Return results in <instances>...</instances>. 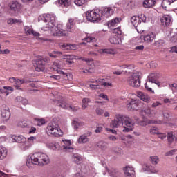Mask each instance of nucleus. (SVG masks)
Masks as SVG:
<instances>
[{
    "instance_id": "nucleus-1",
    "label": "nucleus",
    "mask_w": 177,
    "mask_h": 177,
    "mask_svg": "<svg viewBox=\"0 0 177 177\" xmlns=\"http://www.w3.org/2000/svg\"><path fill=\"white\" fill-rule=\"evenodd\" d=\"M56 26V15L55 14H47L43 17V31L50 30L53 37H67V32L63 29L62 24Z\"/></svg>"
},
{
    "instance_id": "nucleus-2",
    "label": "nucleus",
    "mask_w": 177,
    "mask_h": 177,
    "mask_svg": "<svg viewBox=\"0 0 177 177\" xmlns=\"http://www.w3.org/2000/svg\"><path fill=\"white\" fill-rule=\"evenodd\" d=\"M111 128H123L122 132H132L135 128V122L127 115L118 114L110 124Z\"/></svg>"
},
{
    "instance_id": "nucleus-3",
    "label": "nucleus",
    "mask_w": 177,
    "mask_h": 177,
    "mask_svg": "<svg viewBox=\"0 0 177 177\" xmlns=\"http://www.w3.org/2000/svg\"><path fill=\"white\" fill-rule=\"evenodd\" d=\"M142 73L136 71L132 75L129 76L127 82L130 86L133 88H139L140 86V80H142Z\"/></svg>"
},
{
    "instance_id": "nucleus-4",
    "label": "nucleus",
    "mask_w": 177,
    "mask_h": 177,
    "mask_svg": "<svg viewBox=\"0 0 177 177\" xmlns=\"http://www.w3.org/2000/svg\"><path fill=\"white\" fill-rule=\"evenodd\" d=\"M86 17L88 21H91L93 23H99V21L103 19L102 17V12L99 9L87 11L86 13Z\"/></svg>"
},
{
    "instance_id": "nucleus-5",
    "label": "nucleus",
    "mask_w": 177,
    "mask_h": 177,
    "mask_svg": "<svg viewBox=\"0 0 177 177\" xmlns=\"http://www.w3.org/2000/svg\"><path fill=\"white\" fill-rule=\"evenodd\" d=\"M47 133L52 135L53 136H62L63 135V132L60 128H59V124L55 122H50L47 126Z\"/></svg>"
},
{
    "instance_id": "nucleus-6",
    "label": "nucleus",
    "mask_w": 177,
    "mask_h": 177,
    "mask_svg": "<svg viewBox=\"0 0 177 177\" xmlns=\"http://www.w3.org/2000/svg\"><path fill=\"white\" fill-rule=\"evenodd\" d=\"M55 96L57 100H54V102L55 104L59 106V107L65 109V110H72L73 111H77V110H78V108L72 106L71 105H69L68 104L66 103V102H64V99H63V97H62V95Z\"/></svg>"
},
{
    "instance_id": "nucleus-7",
    "label": "nucleus",
    "mask_w": 177,
    "mask_h": 177,
    "mask_svg": "<svg viewBox=\"0 0 177 177\" xmlns=\"http://www.w3.org/2000/svg\"><path fill=\"white\" fill-rule=\"evenodd\" d=\"M32 164L34 165H39V167H42L41 159L39 158V152L32 154L30 157L27 159L26 165L28 168H30Z\"/></svg>"
},
{
    "instance_id": "nucleus-8",
    "label": "nucleus",
    "mask_w": 177,
    "mask_h": 177,
    "mask_svg": "<svg viewBox=\"0 0 177 177\" xmlns=\"http://www.w3.org/2000/svg\"><path fill=\"white\" fill-rule=\"evenodd\" d=\"M156 84L159 86L161 85L160 82H157V73H151L147 78V82L145 84V88L146 89H151V84Z\"/></svg>"
},
{
    "instance_id": "nucleus-9",
    "label": "nucleus",
    "mask_w": 177,
    "mask_h": 177,
    "mask_svg": "<svg viewBox=\"0 0 177 177\" xmlns=\"http://www.w3.org/2000/svg\"><path fill=\"white\" fill-rule=\"evenodd\" d=\"M142 115H147L149 118H160V113L156 110H151L150 108H147L142 111Z\"/></svg>"
},
{
    "instance_id": "nucleus-10",
    "label": "nucleus",
    "mask_w": 177,
    "mask_h": 177,
    "mask_svg": "<svg viewBox=\"0 0 177 177\" xmlns=\"http://www.w3.org/2000/svg\"><path fill=\"white\" fill-rule=\"evenodd\" d=\"M1 118L4 122L9 121L10 118V111H9V107L5 104L2 105L1 107Z\"/></svg>"
},
{
    "instance_id": "nucleus-11",
    "label": "nucleus",
    "mask_w": 177,
    "mask_h": 177,
    "mask_svg": "<svg viewBox=\"0 0 177 177\" xmlns=\"http://www.w3.org/2000/svg\"><path fill=\"white\" fill-rule=\"evenodd\" d=\"M90 136H92V132L87 131L86 133H83L79 136L77 142L79 145H85V143H88V142L91 140V138H89Z\"/></svg>"
},
{
    "instance_id": "nucleus-12",
    "label": "nucleus",
    "mask_w": 177,
    "mask_h": 177,
    "mask_svg": "<svg viewBox=\"0 0 177 177\" xmlns=\"http://www.w3.org/2000/svg\"><path fill=\"white\" fill-rule=\"evenodd\" d=\"M140 39L146 42V44H151L156 39V33L149 32L140 36Z\"/></svg>"
},
{
    "instance_id": "nucleus-13",
    "label": "nucleus",
    "mask_w": 177,
    "mask_h": 177,
    "mask_svg": "<svg viewBox=\"0 0 177 177\" xmlns=\"http://www.w3.org/2000/svg\"><path fill=\"white\" fill-rule=\"evenodd\" d=\"M127 109L129 111H136L139 109V100L131 99V102L127 104Z\"/></svg>"
},
{
    "instance_id": "nucleus-14",
    "label": "nucleus",
    "mask_w": 177,
    "mask_h": 177,
    "mask_svg": "<svg viewBox=\"0 0 177 177\" xmlns=\"http://www.w3.org/2000/svg\"><path fill=\"white\" fill-rule=\"evenodd\" d=\"M149 124H154L158 125H162V124H165V122L164 120H149L147 122L146 121H140L138 122V124L141 127H146L147 125H149Z\"/></svg>"
},
{
    "instance_id": "nucleus-15",
    "label": "nucleus",
    "mask_w": 177,
    "mask_h": 177,
    "mask_svg": "<svg viewBox=\"0 0 177 177\" xmlns=\"http://www.w3.org/2000/svg\"><path fill=\"white\" fill-rule=\"evenodd\" d=\"M64 59H66V60H82V62H86L87 64L88 63L91 62H93V59L92 58H85V57H81L80 58H77V57L75 55H64Z\"/></svg>"
},
{
    "instance_id": "nucleus-16",
    "label": "nucleus",
    "mask_w": 177,
    "mask_h": 177,
    "mask_svg": "<svg viewBox=\"0 0 177 177\" xmlns=\"http://www.w3.org/2000/svg\"><path fill=\"white\" fill-rule=\"evenodd\" d=\"M101 12V16L103 17H110L111 16H113L114 14V10L111 7H104L102 10H100Z\"/></svg>"
},
{
    "instance_id": "nucleus-17",
    "label": "nucleus",
    "mask_w": 177,
    "mask_h": 177,
    "mask_svg": "<svg viewBox=\"0 0 177 177\" xmlns=\"http://www.w3.org/2000/svg\"><path fill=\"white\" fill-rule=\"evenodd\" d=\"M125 177H136L135 169L131 166H126L123 168Z\"/></svg>"
},
{
    "instance_id": "nucleus-18",
    "label": "nucleus",
    "mask_w": 177,
    "mask_h": 177,
    "mask_svg": "<svg viewBox=\"0 0 177 177\" xmlns=\"http://www.w3.org/2000/svg\"><path fill=\"white\" fill-rule=\"evenodd\" d=\"M142 171H144V172H149V174H158L159 172L153 165L147 163L142 165Z\"/></svg>"
},
{
    "instance_id": "nucleus-19",
    "label": "nucleus",
    "mask_w": 177,
    "mask_h": 177,
    "mask_svg": "<svg viewBox=\"0 0 177 177\" xmlns=\"http://www.w3.org/2000/svg\"><path fill=\"white\" fill-rule=\"evenodd\" d=\"M39 156L40 158V162L41 164V167L44 165H48L50 160L49 159V156L46 155L45 153L39 152Z\"/></svg>"
},
{
    "instance_id": "nucleus-20",
    "label": "nucleus",
    "mask_w": 177,
    "mask_h": 177,
    "mask_svg": "<svg viewBox=\"0 0 177 177\" xmlns=\"http://www.w3.org/2000/svg\"><path fill=\"white\" fill-rule=\"evenodd\" d=\"M75 25V22L74 21V19L69 18L68 20V23L66 24V30H64V31H66V36L68 32H74V26Z\"/></svg>"
},
{
    "instance_id": "nucleus-21",
    "label": "nucleus",
    "mask_w": 177,
    "mask_h": 177,
    "mask_svg": "<svg viewBox=\"0 0 177 177\" xmlns=\"http://www.w3.org/2000/svg\"><path fill=\"white\" fill-rule=\"evenodd\" d=\"M9 82L14 84L15 88H20L22 84H24L26 81L24 80L17 79L16 77H10Z\"/></svg>"
},
{
    "instance_id": "nucleus-22",
    "label": "nucleus",
    "mask_w": 177,
    "mask_h": 177,
    "mask_svg": "<svg viewBox=\"0 0 177 177\" xmlns=\"http://www.w3.org/2000/svg\"><path fill=\"white\" fill-rule=\"evenodd\" d=\"M131 24L135 27L138 32H143V30L138 29V26L141 23L140 18L139 17L133 16L131 19Z\"/></svg>"
},
{
    "instance_id": "nucleus-23",
    "label": "nucleus",
    "mask_w": 177,
    "mask_h": 177,
    "mask_svg": "<svg viewBox=\"0 0 177 177\" xmlns=\"http://www.w3.org/2000/svg\"><path fill=\"white\" fill-rule=\"evenodd\" d=\"M64 145H62L64 151H73L74 148L71 147V140H62Z\"/></svg>"
},
{
    "instance_id": "nucleus-24",
    "label": "nucleus",
    "mask_w": 177,
    "mask_h": 177,
    "mask_svg": "<svg viewBox=\"0 0 177 177\" xmlns=\"http://www.w3.org/2000/svg\"><path fill=\"white\" fill-rule=\"evenodd\" d=\"M122 19L120 17L114 18L108 21L107 26L109 28H113V27H117L120 23H121Z\"/></svg>"
},
{
    "instance_id": "nucleus-25",
    "label": "nucleus",
    "mask_w": 177,
    "mask_h": 177,
    "mask_svg": "<svg viewBox=\"0 0 177 177\" xmlns=\"http://www.w3.org/2000/svg\"><path fill=\"white\" fill-rule=\"evenodd\" d=\"M11 141L12 142H17L19 143V145H21V143H24L27 139L23 136H12L11 137Z\"/></svg>"
},
{
    "instance_id": "nucleus-26",
    "label": "nucleus",
    "mask_w": 177,
    "mask_h": 177,
    "mask_svg": "<svg viewBox=\"0 0 177 177\" xmlns=\"http://www.w3.org/2000/svg\"><path fill=\"white\" fill-rule=\"evenodd\" d=\"M137 96L145 103H150L151 102V98H150V97L147 95V94H145L142 92H138L137 93Z\"/></svg>"
},
{
    "instance_id": "nucleus-27",
    "label": "nucleus",
    "mask_w": 177,
    "mask_h": 177,
    "mask_svg": "<svg viewBox=\"0 0 177 177\" xmlns=\"http://www.w3.org/2000/svg\"><path fill=\"white\" fill-rule=\"evenodd\" d=\"M160 21L162 26H165V27H168V26L171 24V16L168 15H163L160 19Z\"/></svg>"
},
{
    "instance_id": "nucleus-28",
    "label": "nucleus",
    "mask_w": 177,
    "mask_h": 177,
    "mask_svg": "<svg viewBox=\"0 0 177 177\" xmlns=\"http://www.w3.org/2000/svg\"><path fill=\"white\" fill-rule=\"evenodd\" d=\"M110 44H113L114 45H121L122 41L118 35L112 36L109 39Z\"/></svg>"
},
{
    "instance_id": "nucleus-29",
    "label": "nucleus",
    "mask_w": 177,
    "mask_h": 177,
    "mask_svg": "<svg viewBox=\"0 0 177 177\" xmlns=\"http://www.w3.org/2000/svg\"><path fill=\"white\" fill-rule=\"evenodd\" d=\"M24 30H25L26 34H28V35H31V34L34 37H39L41 35L37 32L34 31V30H32V28H31L30 26H25Z\"/></svg>"
},
{
    "instance_id": "nucleus-30",
    "label": "nucleus",
    "mask_w": 177,
    "mask_h": 177,
    "mask_svg": "<svg viewBox=\"0 0 177 177\" xmlns=\"http://www.w3.org/2000/svg\"><path fill=\"white\" fill-rule=\"evenodd\" d=\"M30 147L31 143H30V142H27V140L19 145V148L21 149V150H22V151H26L28 150V149H30Z\"/></svg>"
},
{
    "instance_id": "nucleus-31",
    "label": "nucleus",
    "mask_w": 177,
    "mask_h": 177,
    "mask_svg": "<svg viewBox=\"0 0 177 177\" xmlns=\"http://www.w3.org/2000/svg\"><path fill=\"white\" fill-rule=\"evenodd\" d=\"M15 102L16 104H19V103H21V104H24V106H27V104H28V100L23 97H17Z\"/></svg>"
},
{
    "instance_id": "nucleus-32",
    "label": "nucleus",
    "mask_w": 177,
    "mask_h": 177,
    "mask_svg": "<svg viewBox=\"0 0 177 177\" xmlns=\"http://www.w3.org/2000/svg\"><path fill=\"white\" fill-rule=\"evenodd\" d=\"M156 5V0H145L143 2L144 8H153Z\"/></svg>"
},
{
    "instance_id": "nucleus-33",
    "label": "nucleus",
    "mask_w": 177,
    "mask_h": 177,
    "mask_svg": "<svg viewBox=\"0 0 177 177\" xmlns=\"http://www.w3.org/2000/svg\"><path fill=\"white\" fill-rule=\"evenodd\" d=\"M10 8L11 10L16 12L17 10H19V9H20L21 5L17 1H12L10 4Z\"/></svg>"
},
{
    "instance_id": "nucleus-34",
    "label": "nucleus",
    "mask_w": 177,
    "mask_h": 177,
    "mask_svg": "<svg viewBox=\"0 0 177 177\" xmlns=\"http://www.w3.org/2000/svg\"><path fill=\"white\" fill-rule=\"evenodd\" d=\"M149 160L152 165H157L160 162V158L157 156H151Z\"/></svg>"
},
{
    "instance_id": "nucleus-35",
    "label": "nucleus",
    "mask_w": 177,
    "mask_h": 177,
    "mask_svg": "<svg viewBox=\"0 0 177 177\" xmlns=\"http://www.w3.org/2000/svg\"><path fill=\"white\" fill-rule=\"evenodd\" d=\"M72 160L75 164H81L82 161V157L77 153H75L72 156Z\"/></svg>"
},
{
    "instance_id": "nucleus-36",
    "label": "nucleus",
    "mask_w": 177,
    "mask_h": 177,
    "mask_svg": "<svg viewBox=\"0 0 177 177\" xmlns=\"http://www.w3.org/2000/svg\"><path fill=\"white\" fill-rule=\"evenodd\" d=\"M97 146L101 150H107V147H108L109 145L107 144L106 142L100 141L97 142Z\"/></svg>"
},
{
    "instance_id": "nucleus-37",
    "label": "nucleus",
    "mask_w": 177,
    "mask_h": 177,
    "mask_svg": "<svg viewBox=\"0 0 177 177\" xmlns=\"http://www.w3.org/2000/svg\"><path fill=\"white\" fill-rule=\"evenodd\" d=\"M8 154V150L4 147L0 146V160H3Z\"/></svg>"
},
{
    "instance_id": "nucleus-38",
    "label": "nucleus",
    "mask_w": 177,
    "mask_h": 177,
    "mask_svg": "<svg viewBox=\"0 0 177 177\" xmlns=\"http://www.w3.org/2000/svg\"><path fill=\"white\" fill-rule=\"evenodd\" d=\"M72 125H73L74 129L77 130V129H79L80 128H81V127H84V125H85V124L82 122H78L77 120H75V121H73Z\"/></svg>"
},
{
    "instance_id": "nucleus-39",
    "label": "nucleus",
    "mask_w": 177,
    "mask_h": 177,
    "mask_svg": "<svg viewBox=\"0 0 177 177\" xmlns=\"http://www.w3.org/2000/svg\"><path fill=\"white\" fill-rule=\"evenodd\" d=\"M46 62H48V59L46 58H39L36 61L35 64L45 67V64H46Z\"/></svg>"
},
{
    "instance_id": "nucleus-40",
    "label": "nucleus",
    "mask_w": 177,
    "mask_h": 177,
    "mask_svg": "<svg viewBox=\"0 0 177 177\" xmlns=\"http://www.w3.org/2000/svg\"><path fill=\"white\" fill-rule=\"evenodd\" d=\"M88 103H91V99H89V98H84L82 100V110H85V109L88 108Z\"/></svg>"
},
{
    "instance_id": "nucleus-41",
    "label": "nucleus",
    "mask_w": 177,
    "mask_h": 177,
    "mask_svg": "<svg viewBox=\"0 0 177 177\" xmlns=\"http://www.w3.org/2000/svg\"><path fill=\"white\" fill-rule=\"evenodd\" d=\"M58 74H62V75H63L64 79L65 80H71V78L73 77L72 74L66 73H64V71H58Z\"/></svg>"
},
{
    "instance_id": "nucleus-42",
    "label": "nucleus",
    "mask_w": 177,
    "mask_h": 177,
    "mask_svg": "<svg viewBox=\"0 0 177 177\" xmlns=\"http://www.w3.org/2000/svg\"><path fill=\"white\" fill-rule=\"evenodd\" d=\"M35 124L38 125V127H41L42 125H44V124L46 122L45 121V119L44 118H35Z\"/></svg>"
},
{
    "instance_id": "nucleus-43",
    "label": "nucleus",
    "mask_w": 177,
    "mask_h": 177,
    "mask_svg": "<svg viewBox=\"0 0 177 177\" xmlns=\"http://www.w3.org/2000/svg\"><path fill=\"white\" fill-rule=\"evenodd\" d=\"M59 3L65 8H68L71 3V0H59Z\"/></svg>"
},
{
    "instance_id": "nucleus-44",
    "label": "nucleus",
    "mask_w": 177,
    "mask_h": 177,
    "mask_svg": "<svg viewBox=\"0 0 177 177\" xmlns=\"http://www.w3.org/2000/svg\"><path fill=\"white\" fill-rule=\"evenodd\" d=\"M109 174L111 177H118L121 175V173L117 169H111Z\"/></svg>"
},
{
    "instance_id": "nucleus-45",
    "label": "nucleus",
    "mask_w": 177,
    "mask_h": 177,
    "mask_svg": "<svg viewBox=\"0 0 177 177\" xmlns=\"http://www.w3.org/2000/svg\"><path fill=\"white\" fill-rule=\"evenodd\" d=\"M167 142L169 145H172L174 142V133L169 132L167 133Z\"/></svg>"
},
{
    "instance_id": "nucleus-46",
    "label": "nucleus",
    "mask_w": 177,
    "mask_h": 177,
    "mask_svg": "<svg viewBox=\"0 0 177 177\" xmlns=\"http://www.w3.org/2000/svg\"><path fill=\"white\" fill-rule=\"evenodd\" d=\"M47 147L51 150H56L57 149H59V145L57 143H49L47 145Z\"/></svg>"
},
{
    "instance_id": "nucleus-47",
    "label": "nucleus",
    "mask_w": 177,
    "mask_h": 177,
    "mask_svg": "<svg viewBox=\"0 0 177 177\" xmlns=\"http://www.w3.org/2000/svg\"><path fill=\"white\" fill-rule=\"evenodd\" d=\"M120 67L126 69L125 73H131V70L134 68L133 65H123Z\"/></svg>"
},
{
    "instance_id": "nucleus-48",
    "label": "nucleus",
    "mask_w": 177,
    "mask_h": 177,
    "mask_svg": "<svg viewBox=\"0 0 177 177\" xmlns=\"http://www.w3.org/2000/svg\"><path fill=\"white\" fill-rule=\"evenodd\" d=\"M59 48L64 50H71V44H60Z\"/></svg>"
},
{
    "instance_id": "nucleus-49",
    "label": "nucleus",
    "mask_w": 177,
    "mask_h": 177,
    "mask_svg": "<svg viewBox=\"0 0 177 177\" xmlns=\"http://www.w3.org/2000/svg\"><path fill=\"white\" fill-rule=\"evenodd\" d=\"M83 41H86V42H96L97 39L95 37L87 36L83 39Z\"/></svg>"
},
{
    "instance_id": "nucleus-50",
    "label": "nucleus",
    "mask_w": 177,
    "mask_h": 177,
    "mask_svg": "<svg viewBox=\"0 0 177 177\" xmlns=\"http://www.w3.org/2000/svg\"><path fill=\"white\" fill-rule=\"evenodd\" d=\"M103 53H107L108 55H115V50L113 48H105L102 50Z\"/></svg>"
},
{
    "instance_id": "nucleus-51",
    "label": "nucleus",
    "mask_w": 177,
    "mask_h": 177,
    "mask_svg": "<svg viewBox=\"0 0 177 177\" xmlns=\"http://www.w3.org/2000/svg\"><path fill=\"white\" fill-rule=\"evenodd\" d=\"M171 3H174V2H171L170 1H168V0H163L162 1V6L163 9L166 10L167 6H169V5H171Z\"/></svg>"
},
{
    "instance_id": "nucleus-52",
    "label": "nucleus",
    "mask_w": 177,
    "mask_h": 177,
    "mask_svg": "<svg viewBox=\"0 0 177 177\" xmlns=\"http://www.w3.org/2000/svg\"><path fill=\"white\" fill-rule=\"evenodd\" d=\"M74 2L77 6H82V5H85L88 2V0H75Z\"/></svg>"
},
{
    "instance_id": "nucleus-53",
    "label": "nucleus",
    "mask_w": 177,
    "mask_h": 177,
    "mask_svg": "<svg viewBox=\"0 0 177 177\" xmlns=\"http://www.w3.org/2000/svg\"><path fill=\"white\" fill-rule=\"evenodd\" d=\"M89 174L91 176L95 177V176H96V174H97V171H96V169L95 167H90Z\"/></svg>"
},
{
    "instance_id": "nucleus-54",
    "label": "nucleus",
    "mask_w": 177,
    "mask_h": 177,
    "mask_svg": "<svg viewBox=\"0 0 177 177\" xmlns=\"http://www.w3.org/2000/svg\"><path fill=\"white\" fill-rule=\"evenodd\" d=\"M163 118L165 121H171V115L167 111L163 112Z\"/></svg>"
},
{
    "instance_id": "nucleus-55",
    "label": "nucleus",
    "mask_w": 177,
    "mask_h": 177,
    "mask_svg": "<svg viewBox=\"0 0 177 177\" xmlns=\"http://www.w3.org/2000/svg\"><path fill=\"white\" fill-rule=\"evenodd\" d=\"M160 132L158 131V128L157 127H152L150 129V133L151 135H158Z\"/></svg>"
},
{
    "instance_id": "nucleus-56",
    "label": "nucleus",
    "mask_w": 177,
    "mask_h": 177,
    "mask_svg": "<svg viewBox=\"0 0 177 177\" xmlns=\"http://www.w3.org/2000/svg\"><path fill=\"white\" fill-rule=\"evenodd\" d=\"M35 68L36 70V71L37 72H41V71H45V66H42L41 65H37V64H35Z\"/></svg>"
},
{
    "instance_id": "nucleus-57",
    "label": "nucleus",
    "mask_w": 177,
    "mask_h": 177,
    "mask_svg": "<svg viewBox=\"0 0 177 177\" xmlns=\"http://www.w3.org/2000/svg\"><path fill=\"white\" fill-rule=\"evenodd\" d=\"M95 114H97V115H103V114H104V110L100 107H97L95 109Z\"/></svg>"
},
{
    "instance_id": "nucleus-58",
    "label": "nucleus",
    "mask_w": 177,
    "mask_h": 177,
    "mask_svg": "<svg viewBox=\"0 0 177 177\" xmlns=\"http://www.w3.org/2000/svg\"><path fill=\"white\" fill-rule=\"evenodd\" d=\"M19 22H20L19 20L13 19V18L9 19L7 21L8 24H16V23H19Z\"/></svg>"
},
{
    "instance_id": "nucleus-59",
    "label": "nucleus",
    "mask_w": 177,
    "mask_h": 177,
    "mask_svg": "<svg viewBox=\"0 0 177 177\" xmlns=\"http://www.w3.org/2000/svg\"><path fill=\"white\" fill-rule=\"evenodd\" d=\"M100 85L104 86V88H113V84L110 82L100 83Z\"/></svg>"
},
{
    "instance_id": "nucleus-60",
    "label": "nucleus",
    "mask_w": 177,
    "mask_h": 177,
    "mask_svg": "<svg viewBox=\"0 0 177 177\" xmlns=\"http://www.w3.org/2000/svg\"><path fill=\"white\" fill-rule=\"evenodd\" d=\"M153 45L154 46L161 47V46H164V45H165V43L163 41V40H159V41H156Z\"/></svg>"
},
{
    "instance_id": "nucleus-61",
    "label": "nucleus",
    "mask_w": 177,
    "mask_h": 177,
    "mask_svg": "<svg viewBox=\"0 0 177 177\" xmlns=\"http://www.w3.org/2000/svg\"><path fill=\"white\" fill-rule=\"evenodd\" d=\"M108 139L110 142H117V140H118V137L114 135H111L108 136Z\"/></svg>"
},
{
    "instance_id": "nucleus-62",
    "label": "nucleus",
    "mask_w": 177,
    "mask_h": 177,
    "mask_svg": "<svg viewBox=\"0 0 177 177\" xmlns=\"http://www.w3.org/2000/svg\"><path fill=\"white\" fill-rule=\"evenodd\" d=\"M113 34H118V35H121L122 34V30H121V28L120 27L115 28L113 30Z\"/></svg>"
},
{
    "instance_id": "nucleus-63",
    "label": "nucleus",
    "mask_w": 177,
    "mask_h": 177,
    "mask_svg": "<svg viewBox=\"0 0 177 177\" xmlns=\"http://www.w3.org/2000/svg\"><path fill=\"white\" fill-rule=\"evenodd\" d=\"M177 149H171L167 152H166L165 156H174V154H175V153H176Z\"/></svg>"
},
{
    "instance_id": "nucleus-64",
    "label": "nucleus",
    "mask_w": 177,
    "mask_h": 177,
    "mask_svg": "<svg viewBox=\"0 0 177 177\" xmlns=\"http://www.w3.org/2000/svg\"><path fill=\"white\" fill-rule=\"evenodd\" d=\"M158 137L159 139H161L162 140H164L167 138V133H158Z\"/></svg>"
}]
</instances>
